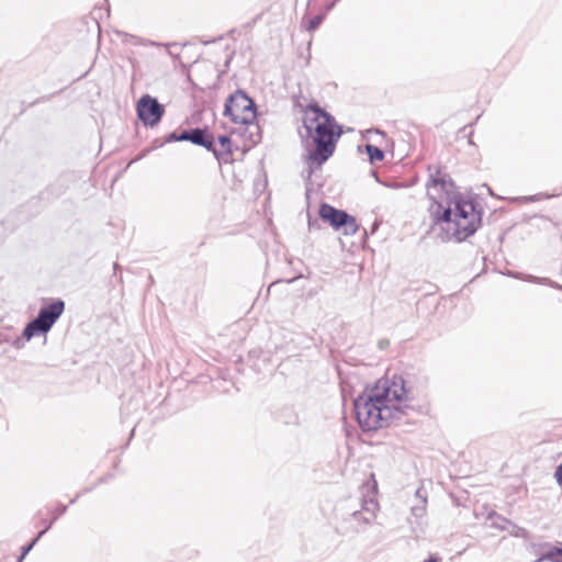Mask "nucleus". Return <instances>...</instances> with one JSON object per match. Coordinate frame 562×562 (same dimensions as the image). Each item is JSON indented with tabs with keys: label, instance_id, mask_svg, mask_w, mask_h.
Returning <instances> with one entry per match:
<instances>
[{
	"label": "nucleus",
	"instance_id": "14",
	"mask_svg": "<svg viewBox=\"0 0 562 562\" xmlns=\"http://www.w3.org/2000/svg\"><path fill=\"white\" fill-rule=\"evenodd\" d=\"M137 43L144 45V46H165L167 48V54L171 56L172 58H177L178 55H175L173 52L170 49L171 46H176V44H161L155 41L149 40H138Z\"/></svg>",
	"mask_w": 562,
	"mask_h": 562
},
{
	"label": "nucleus",
	"instance_id": "7",
	"mask_svg": "<svg viewBox=\"0 0 562 562\" xmlns=\"http://www.w3.org/2000/svg\"><path fill=\"white\" fill-rule=\"evenodd\" d=\"M136 112L138 120L149 127L159 124L165 115V106L158 100L149 94H144L139 98L136 104Z\"/></svg>",
	"mask_w": 562,
	"mask_h": 562
},
{
	"label": "nucleus",
	"instance_id": "15",
	"mask_svg": "<svg viewBox=\"0 0 562 562\" xmlns=\"http://www.w3.org/2000/svg\"><path fill=\"white\" fill-rule=\"evenodd\" d=\"M323 20H324V14H316L306 22L305 29L308 32H313L319 26V24L323 22Z\"/></svg>",
	"mask_w": 562,
	"mask_h": 562
},
{
	"label": "nucleus",
	"instance_id": "16",
	"mask_svg": "<svg viewBox=\"0 0 562 562\" xmlns=\"http://www.w3.org/2000/svg\"><path fill=\"white\" fill-rule=\"evenodd\" d=\"M416 496L420 497L423 505L422 506H414L412 508V513L416 517H423L425 514V504H426V497L420 495V490H417Z\"/></svg>",
	"mask_w": 562,
	"mask_h": 562
},
{
	"label": "nucleus",
	"instance_id": "25",
	"mask_svg": "<svg viewBox=\"0 0 562 562\" xmlns=\"http://www.w3.org/2000/svg\"><path fill=\"white\" fill-rule=\"evenodd\" d=\"M360 515H361V513H360V512H355V513H353V516H355L356 518H358Z\"/></svg>",
	"mask_w": 562,
	"mask_h": 562
},
{
	"label": "nucleus",
	"instance_id": "12",
	"mask_svg": "<svg viewBox=\"0 0 562 562\" xmlns=\"http://www.w3.org/2000/svg\"><path fill=\"white\" fill-rule=\"evenodd\" d=\"M52 527V522H49L47 528H44L42 531L38 532V535L29 543L27 546L23 547L22 553L19 558V562H21L25 555L30 552V550L34 547V544L42 538V536Z\"/></svg>",
	"mask_w": 562,
	"mask_h": 562
},
{
	"label": "nucleus",
	"instance_id": "20",
	"mask_svg": "<svg viewBox=\"0 0 562 562\" xmlns=\"http://www.w3.org/2000/svg\"><path fill=\"white\" fill-rule=\"evenodd\" d=\"M190 130H183L179 133V142L190 140Z\"/></svg>",
	"mask_w": 562,
	"mask_h": 562
},
{
	"label": "nucleus",
	"instance_id": "21",
	"mask_svg": "<svg viewBox=\"0 0 562 562\" xmlns=\"http://www.w3.org/2000/svg\"><path fill=\"white\" fill-rule=\"evenodd\" d=\"M166 142L168 143H171V142H179V133L178 132H172L168 135Z\"/></svg>",
	"mask_w": 562,
	"mask_h": 562
},
{
	"label": "nucleus",
	"instance_id": "11",
	"mask_svg": "<svg viewBox=\"0 0 562 562\" xmlns=\"http://www.w3.org/2000/svg\"><path fill=\"white\" fill-rule=\"evenodd\" d=\"M366 151H367V154L369 156V160L371 162L381 161L384 158L383 150L374 145H371V144L366 145Z\"/></svg>",
	"mask_w": 562,
	"mask_h": 562
},
{
	"label": "nucleus",
	"instance_id": "2",
	"mask_svg": "<svg viewBox=\"0 0 562 562\" xmlns=\"http://www.w3.org/2000/svg\"><path fill=\"white\" fill-rule=\"evenodd\" d=\"M403 376L380 379L373 387L353 401L357 420L364 431L376 430L398 420L409 408Z\"/></svg>",
	"mask_w": 562,
	"mask_h": 562
},
{
	"label": "nucleus",
	"instance_id": "3",
	"mask_svg": "<svg viewBox=\"0 0 562 562\" xmlns=\"http://www.w3.org/2000/svg\"><path fill=\"white\" fill-rule=\"evenodd\" d=\"M302 121L303 128L299 130V134L307 151L305 161L311 177L314 169L321 168L334 154L342 130L335 117L317 103L306 105Z\"/></svg>",
	"mask_w": 562,
	"mask_h": 562
},
{
	"label": "nucleus",
	"instance_id": "6",
	"mask_svg": "<svg viewBox=\"0 0 562 562\" xmlns=\"http://www.w3.org/2000/svg\"><path fill=\"white\" fill-rule=\"evenodd\" d=\"M319 216L323 221L328 222L334 229H342L346 235H355L359 228L353 216L327 203L321 205Z\"/></svg>",
	"mask_w": 562,
	"mask_h": 562
},
{
	"label": "nucleus",
	"instance_id": "8",
	"mask_svg": "<svg viewBox=\"0 0 562 562\" xmlns=\"http://www.w3.org/2000/svg\"><path fill=\"white\" fill-rule=\"evenodd\" d=\"M218 145L220 147L215 146V143L213 142V149H210L216 157V159L221 162L227 164L232 160V139L227 135H221L218 136Z\"/></svg>",
	"mask_w": 562,
	"mask_h": 562
},
{
	"label": "nucleus",
	"instance_id": "9",
	"mask_svg": "<svg viewBox=\"0 0 562 562\" xmlns=\"http://www.w3.org/2000/svg\"><path fill=\"white\" fill-rule=\"evenodd\" d=\"M190 140L194 145H199L204 147L210 151V149H213V135L209 133L206 128H190Z\"/></svg>",
	"mask_w": 562,
	"mask_h": 562
},
{
	"label": "nucleus",
	"instance_id": "23",
	"mask_svg": "<svg viewBox=\"0 0 562 562\" xmlns=\"http://www.w3.org/2000/svg\"><path fill=\"white\" fill-rule=\"evenodd\" d=\"M424 562H438V559L435 557H430L429 559L425 560Z\"/></svg>",
	"mask_w": 562,
	"mask_h": 562
},
{
	"label": "nucleus",
	"instance_id": "13",
	"mask_svg": "<svg viewBox=\"0 0 562 562\" xmlns=\"http://www.w3.org/2000/svg\"><path fill=\"white\" fill-rule=\"evenodd\" d=\"M362 509H364L367 513H369V517H364V521L370 522L375 516V510L378 509V503L373 499L366 501L362 506Z\"/></svg>",
	"mask_w": 562,
	"mask_h": 562
},
{
	"label": "nucleus",
	"instance_id": "22",
	"mask_svg": "<svg viewBox=\"0 0 562 562\" xmlns=\"http://www.w3.org/2000/svg\"><path fill=\"white\" fill-rule=\"evenodd\" d=\"M529 280H530V281H533V282H540V283H543L544 281H547V279H542V280H540V279H538V278H536V277H529Z\"/></svg>",
	"mask_w": 562,
	"mask_h": 562
},
{
	"label": "nucleus",
	"instance_id": "10",
	"mask_svg": "<svg viewBox=\"0 0 562 562\" xmlns=\"http://www.w3.org/2000/svg\"><path fill=\"white\" fill-rule=\"evenodd\" d=\"M542 548H548V550L540 553L535 562H560V557L562 555V549H560V547H550L549 544H543Z\"/></svg>",
	"mask_w": 562,
	"mask_h": 562
},
{
	"label": "nucleus",
	"instance_id": "19",
	"mask_svg": "<svg viewBox=\"0 0 562 562\" xmlns=\"http://www.w3.org/2000/svg\"><path fill=\"white\" fill-rule=\"evenodd\" d=\"M554 479L560 487H562V463L558 465L554 472Z\"/></svg>",
	"mask_w": 562,
	"mask_h": 562
},
{
	"label": "nucleus",
	"instance_id": "18",
	"mask_svg": "<svg viewBox=\"0 0 562 562\" xmlns=\"http://www.w3.org/2000/svg\"><path fill=\"white\" fill-rule=\"evenodd\" d=\"M25 341H29L25 337H24V331L22 333V336L21 337H18L13 340L12 345L14 348L16 349H20V348H23L24 347V342Z\"/></svg>",
	"mask_w": 562,
	"mask_h": 562
},
{
	"label": "nucleus",
	"instance_id": "17",
	"mask_svg": "<svg viewBox=\"0 0 562 562\" xmlns=\"http://www.w3.org/2000/svg\"><path fill=\"white\" fill-rule=\"evenodd\" d=\"M67 510V506L58 505L52 513L53 519L49 522H54L59 516L64 515Z\"/></svg>",
	"mask_w": 562,
	"mask_h": 562
},
{
	"label": "nucleus",
	"instance_id": "1",
	"mask_svg": "<svg viewBox=\"0 0 562 562\" xmlns=\"http://www.w3.org/2000/svg\"><path fill=\"white\" fill-rule=\"evenodd\" d=\"M452 182L440 169L430 173L427 194L432 203L429 206L434 227L440 231L443 241H463L472 236L481 226V212L472 201L461 198L450 199Z\"/></svg>",
	"mask_w": 562,
	"mask_h": 562
},
{
	"label": "nucleus",
	"instance_id": "4",
	"mask_svg": "<svg viewBox=\"0 0 562 562\" xmlns=\"http://www.w3.org/2000/svg\"><path fill=\"white\" fill-rule=\"evenodd\" d=\"M223 114L233 123L241 125L239 134L245 138V146L251 147L260 142V127L256 123V104L246 92L237 90L231 94L225 102Z\"/></svg>",
	"mask_w": 562,
	"mask_h": 562
},
{
	"label": "nucleus",
	"instance_id": "24",
	"mask_svg": "<svg viewBox=\"0 0 562 562\" xmlns=\"http://www.w3.org/2000/svg\"><path fill=\"white\" fill-rule=\"evenodd\" d=\"M549 284H550L551 286H554V288H557V289L562 290V286H560V285L555 284L554 282H550Z\"/></svg>",
	"mask_w": 562,
	"mask_h": 562
},
{
	"label": "nucleus",
	"instance_id": "5",
	"mask_svg": "<svg viewBox=\"0 0 562 562\" xmlns=\"http://www.w3.org/2000/svg\"><path fill=\"white\" fill-rule=\"evenodd\" d=\"M64 310L65 302L60 299L55 300L47 306H43L37 316L24 327V337L30 340L35 335L46 334L61 316Z\"/></svg>",
	"mask_w": 562,
	"mask_h": 562
}]
</instances>
